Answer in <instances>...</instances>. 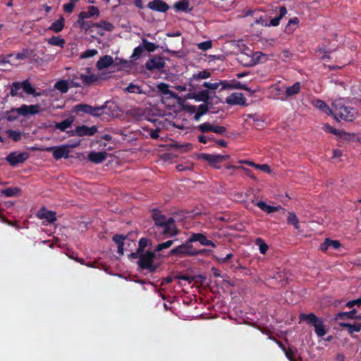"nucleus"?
Segmentation results:
<instances>
[{
    "instance_id": "f704fd0d",
    "label": "nucleus",
    "mask_w": 361,
    "mask_h": 361,
    "mask_svg": "<svg viewBox=\"0 0 361 361\" xmlns=\"http://www.w3.org/2000/svg\"><path fill=\"white\" fill-rule=\"evenodd\" d=\"M92 110V106L85 104H79L74 106V111L76 113L82 112L90 115Z\"/></svg>"
},
{
    "instance_id": "b1692460",
    "label": "nucleus",
    "mask_w": 361,
    "mask_h": 361,
    "mask_svg": "<svg viewBox=\"0 0 361 361\" xmlns=\"http://www.w3.org/2000/svg\"><path fill=\"white\" fill-rule=\"evenodd\" d=\"M82 80V83L84 85H90L96 82L99 80V77L94 74L85 75L80 74L79 78Z\"/></svg>"
},
{
    "instance_id": "4d7b16f0",
    "label": "nucleus",
    "mask_w": 361,
    "mask_h": 361,
    "mask_svg": "<svg viewBox=\"0 0 361 361\" xmlns=\"http://www.w3.org/2000/svg\"><path fill=\"white\" fill-rule=\"evenodd\" d=\"M149 240L145 238H142L138 242V251L144 253L145 248L148 245Z\"/></svg>"
},
{
    "instance_id": "aec40b11",
    "label": "nucleus",
    "mask_w": 361,
    "mask_h": 361,
    "mask_svg": "<svg viewBox=\"0 0 361 361\" xmlns=\"http://www.w3.org/2000/svg\"><path fill=\"white\" fill-rule=\"evenodd\" d=\"M127 238L126 235L122 234H115L112 237L113 241L118 246V253L121 255H123L124 252V240Z\"/></svg>"
},
{
    "instance_id": "f8f14e48",
    "label": "nucleus",
    "mask_w": 361,
    "mask_h": 361,
    "mask_svg": "<svg viewBox=\"0 0 361 361\" xmlns=\"http://www.w3.org/2000/svg\"><path fill=\"white\" fill-rule=\"evenodd\" d=\"M338 325L340 327L343 329H345L348 334L353 338H355L357 336L355 335V333H358L361 331V323L355 322L353 324H350L345 322H339Z\"/></svg>"
},
{
    "instance_id": "f3484780",
    "label": "nucleus",
    "mask_w": 361,
    "mask_h": 361,
    "mask_svg": "<svg viewBox=\"0 0 361 361\" xmlns=\"http://www.w3.org/2000/svg\"><path fill=\"white\" fill-rule=\"evenodd\" d=\"M197 109V112L194 116V120L195 121H199L200 118L206 114L209 111V107L207 103H204L199 105L197 107L195 106H190L188 111L191 113L194 112Z\"/></svg>"
},
{
    "instance_id": "20e7f679",
    "label": "nucleus",
    "mask_w": 361,
    "mask_h": 361,
    "mask_svg": "<svg viewBox=\"0 0 361 361\" xmlns=\"http://www.w3.org/2000/svg\"><path fill=\"white\" fill-rule=\"evenodd\" d=\"M299 323L305 321L308 324L313 326L318 337H323L326 334L327 329L324 326L323 319L317 317L314 313H302L299 315Z\"/></svg>"
},
{
    "instance_id": "de8ad7c7",
    "label": "nucleus",
    "mask_w": 361,
    "mask_h": 361,
    "mask_svg": "<svg viewBox=\"0 0 361 361\" xmlns=\"http://www.w3.org/2000/svg\"><path fill=\"white\" fill-rule=\"evenodd\" d=\"M144 51H145V48L143 47L142 45L137 46V47H135L133 49V52L131 56V59H133L134 60L139 59L142 56Z\"/></svg>"
},
{
    "instance_id": "e2e57ef3",
    "label": "nucleus",
    "mask_w": 361,
    "mask_h": 361,
    "mask_svg": "<svg viewBox=\"0 0 361 361\" xmlns=\"http://www.w3.org/2000/svg\"><path fill=\"white\" fill-rule=\"evenodd\" d=\"M345 305L348 308H352L355 305L360 306L361 305V297L356 300H353L348 301Z\"/></svg>"
},
{
    "instance_id": "0eeeda50",
    "label": "nucleus",
    "mask_w": 361,
    "mask_h": 361,
    "mask_svg": "<svg viewBox=\"0 0 361 361\" xmlns=\"http://www.w3.org/2000/svg\"><path fill=\"white\" fill-rule=\"evenodd\" d=\"M40 111V106L23 104L19 108H13L10 113H17L18 115L27 116L29 114L35 115Z\"/></svg>"
},
{
    "instance_id": "338daca9",
    "label": "nucleus",
    "mask_w": 361,
    "mask_h": 361,
    "mask_svg": "<svg viewBox=\"0 0 361 361\" xmlns=\"http://www.w3.org/2000/svg\"><path fill=\"white\" fill-rule=\"evenodd\" d=\"M285 354H286V357L290 361H295V354H294V352L293 351V350L291 348H288L285 351Z\"/></svg>"
},
{
    "instance_id": "2f4dec72",
    "label": "nucleus",
    "mask_w": 361,
    "mask_h": 361,
    "mask_svg": "<svg viewBox=\"0 0 361 361\" xmlns=\"http://www.w3.org/2000/svg\"><path fill=\"white\" fill-rule=\"evenodd\" d=\"M47 41L49 44L52 46H58L61 48H63L66 43L65 39L60 37L59 36H52Z\"/></svg>"
},
{
    "instance_id": "c9c22d12",
    "label": "nucleus",
    "mask_w": 361,
    "mask_h": 361,
    "mask_svg": "<svg viewBox=\"0 0 361 361\" xmlns=\"http://www.w3.org/2000/svg\"><path fill=\"white\" fill-rule=\"evenodd\" d=\"M193 98L198 102H203L204 103H207V101L209 99V92L208 90H201L197 93L195 94Z\"/></svg>"
},
{
    "instance_id": "a18cd8bd",
    "label": "nucleus",
    "mask_w": 361,
    "mask_h": 361,
    "mask_svg": "<svg viewBox=\"0 0 361 361\" xmlns=\"http://www.w3.org/2000/svg\"><path fill=\"white\" fill-rule=\"evenodd\" d=\"M6 133L8 137L15 142H18L21 140L22 135L21 133L18 130H8Z\"/></svg>"
},
{
    "instance_id": "423d86ee",
    "label": "nucleus",
    "mask_w": 361,
    "mask_h": 361,
    "mask_svg": "<svg viewBox=\"0 0 361 361\" xmlns=\"http://www.w3.org/2000/svg\"><path fill=\"white\" fill-rule=\"evenodd\" d=\"M199 157L209 163L210 166L215 169H220V166L217 165V164L222 163L224 161H226L230 159V155L225 154H211L202 153L199 155Z\"/></svg>"
},
{
    "instance_id": "7ed1b4c3",
    "label": "nucleus",
    "mask_w": 361,
    "mask_h": 361,
    "mask_svg": "<svg viewBox=\"0 0 361 361\" xmlns=\"http://www.w3.org/2000/svg\"><path fill=\"white\" fill-rule=\"evenodd\" d=\"M160 256V254L156 255L154 251L147 250L146 252L140 255L137 265L142 270H147L149 273H154L159 267V264L155 263L154 259Z\"/></svg>"
},
{
    "instance_id": "69168bd1",
    "label": "nucleus",
    "mask_w": 361,
    "mask_h": 361,
    "mask_svg": "<svg viewBox=\"0 0 361 361\" xmlns=\"http://www.w3.org/2000/svg\"><path fill=\"white\" fill-rule=\"evenodd\" d=\"M219 87L221 86V90H231V81L228 80H220L218 82Z\"/></svg>"
},
{
    "instance_id": "79ce46f5",
    "label": "nucleus",
    "mask_w": 361,
    "mask_h": 361,
    "mask_svg": "<svg viewBox=\"0 0 361 361\" xmlns=\"http://www.w3.org/2000/svg\"><path fill=\"white\" fill-rule=\"evenodd\" d=\"M177 239L175 240H169L166 242H163L161 243H159L154 248V252H161L164 249L169 248L175 241H176Z\"/></svg>"
},
{
    "instance_id": "680f3d73",
    "label": "nucleus",
    "mask_w": 361,
    "mask_h": 361,
    "mask_svg": "<svg viewBox=\"0 0 361 361\" xmlns=\"http://www.w3.org/2000/svg\"><path fill=\"white\" fill-rule=\"evenodd\" d=\"M213 132L219 135H224L226 132V128L221 126H214Z\"/></svg>"
},
{
    "instance_id": "bf43d9fd",
    "label": "nucleus",
    "mask_w": 361,
    "mask_h": 361,
    "mask_svg": "<svg viewBox=\"0 0 361 361\" xmlns=\"http://www.w3.org/2000/svg\"><path fill=\"white\" fill-rule=\"evenodd\" d=\"M212 47V44L211 41H205L203 42H201L198 44V48L203 50L207 51L209 49H211Z\"/></svg>"
},
{
    "instance_id": "4468645a",
    "label": "nucleus",
    "mask_w": 361,
    "mask_h": 361,
    "mask_svg": "<svg viewBox=\"0 0 361 361\" xmlns=\"http://www.w3.org/2000/svg\"><path fill=\"white\" fill-rule=\"evenodd\" d=\"M189 240L191 243L192 242H199L204 246H211L212 247H216V244L213 241L207 239L206 235L201 233H192Z\"/></svg>"
},
{
    "instance_id": "2eb2a0df",
    "label": "nucleus",
    "mask_w": 361,
    "mask_h": 361,
    "mask_svg": "<svg viewBox=\"0 0 361 361\" xmlns=\"http://www.w3.org/2000/svg\"><path fill=\"white\" fill-rule=\"evenodd\" d=\"M152 218L154 222V225L152 228L153 230L157 227L163 225L165 222L169 221L170 217H167L161 211L154 209L152 210Z\"/></svg>"
},
{
    "instance_id": "7c9ffc66",
    "label": "nucleus",
    "mask_w": 361,
    "mask_h": 361,
    "mask_svg": "<svg viewBox=\"0 0 361 361\" xmlns=\"http://www.w3.org/2000/svg\"><path fill=\"white\" fill-rule=\"evenodd\" d=\"M73 122V119L72 118H68L61 122L56 123L54 127L61 131H65L67 128L71 127Z\"/></svg>"
},
{
    "instance_id": "864d4df0",
    "label": "nucleus",
    "mask_w": 361,
    "mask_h": 361,
    "mask_svg": "<svg viewBox=\"0 0 361 361\" xmlns=\"http://www.w3.org/2000/svg\"><path fill=\"white\" fill-rule=\"evenodd\" d=\"M98 54V51L97 49H87L82 52L80 55L81 59H88Z\"/></svg>"
},
{
    "instance_id": "ddd939ff",
    "label": "nucleus",
    "mask_w": 361,
    "mask_h": 361,
    "mask_svg": "<svg viewBox=\"0 0 361 361\" xmlns=\"http://www.w3.org/2000/svg\"><path fill=\"white\" fill-rule=\"evenodd\" d=\"M147 8L152 11L166 13L170 6L163 0H153L147 4Z\"/></svg>"
},
{
    "instance_id": "9b49d317",
    "label": "nucleus",
    "mask_w": 361,
    "mask_h": 361,
    "mask_svg": "<svg viewBox=\"0 0 361 361\" xmlns=\"http://www.w3.org/2000/svg\"><path fill=\"white\" fill-rule=\"evenodd\" d=\"M166 63L163 59L161 56H154L152 59H149L145 64V67L149 71L154 70H160L164 68Z\"/></svg>"
},
{
    "instance_id": "473e14b6",
    "label": "nucleus",
    "mask_w": 361,
    "mask_h": 361,
    "mask_svg": "<svg viewBox=\"0 0 361 361\" xmlns=\"http://www.w3.org/2000/svg\"><path fill=\"white\" fill-rule=\"evenodd\" d=\"M34 56V50L30 49H23L21 52L16 54V59L17 60H24L32 58Z\"/></svg>"
},
{
    "instance_id": "c03bdc74",
    "label": "nucleus",
    "mask_w": 361,
    "mask_h": 361,
    "mask_svg": "<svg viewBox=\"0 0 361 361\" xmlns=\"http://www.w3.org/2000/svg\"><path fill=\"white\" fill-rule=\"evenodd\" d=\"M255 244L259 247V250L261 254H266L269 247L262 238H257L255 240Z\"/></svg>"
},
{
    "instance_id": "4be33fe9",
    "label": "nucleus",
    "mask_w": 361,
    "mask_h": 361,
    "mask_svg": "<svg viewBox=\"0 0 361 361\" xmlns=\"http://www.w3.org/2000/svg\"><path fill=\"white\" fill-rule=\"evenodd\" d=\"M114 63L112 56L109 55H105L101 57L97 62V68L98 70H103L111 66Z\"/></svg>"
},
{
    "instance_id": "72a5a7b5",
    "label": "nucleus",
    "mask_w": 361,
    "mask_h": 361,
    "mask_svg": "<svg viewBox=\"0 0 361 361\" xmlns=\"http://www.w3.org/2000/svg\"><path fill=\"white\" fill-rule=\"evenodd\" d=\"M272 279L281 286L286 284L287 280L286 274L281 271H276L273 274Z\"/></svg>"
},
{
    "instance_id": "6e6d98bb",
    "label": "nucleus",
    "mask_w": 361,
    "mask_h": 361,
    "mask_svg": "<svg viewBox=\"0 0 361 361\" xmlns=\"http://www.w3.org/2000/svg\"><path fill=\"white\" fill-rule=\"evenodd\" d=\"M157 88L159 92H161L164 94H171L169 90V85L164 82H161L157 85Z\"/></svg>"
},
{
    "instance_id": "5fc2aeb1",
    "label": "nucleus",
    "mask_w": 361,
    "mask_h": 361,
    "mask_svg": "<svg viewBox=\"0 0 361 361\" xmlns=\"http://www.w3.org/2000/svg\"><path fill=\"white\" fill-rule=\"evenodd\" d=\"M324 130L335 135H339L340 137H341L343 134H345V132H343V130L336 129L329 125H325Z\"/></svg>"
},
{
    "instance_id": "a878e982",
    "label": "nucleus",
    "mask_w": 361,
    "mask_h": 361,
    "mask_svg": "<svg viewBox=\"0 0 361 361\" xmlns=\"http://www.w3.org/2000/svg\"><path fill=\"white\" fill-rule=\"evenodd\" d=\"M64 23V18L61 16L58 20L51 23L49 30L55 32H59L63 29Z\"/></svg>"
},
{
    "instance_id": "37998d69",
    "label": "nucleus",
    "mask_w": 361,
    "mask_h": 361,
    "mask_svg": "<svg viewBox=\"0 0 361 361\" xmlns=\"http://www.w3.org/2000/svg\"><path fill=\"white\" fill-rule=\"evenodd\" d=\"M142 42L145 50H147L149 52H153L159 47L156 44L150 42L145 38L142 39Z\"/></svg>"
},
{
    "instance_id": "4c0bfd02",
    "label": "nucleus",
    "mask_w": 361,
    "mask_h": 361,
    "mask_svg": "<svg viewBox=\"0 0 361 361\" xmlns=\"http://www.w3.org/2000/svg\"><path fill=\"white\" fill-rule=\"evenodd\" d=\"M288 224L293 225L295 229L300 228L299 219L294 212H289L287 218Z\"/></svg>"
},
{
    "instance_id": "9d476101",
    "label": "nucleus",
    "mask_w": 361,
    "mask_h": 361,
    "mask_svg": "<svg viewBox=\"0 0 361 361\" xmlns=\"http://www.w3.org/2000/svg\"><path fill=\"white\" fill-rule=\"evenodd\" d=\"M246 98L241 92H233L226 99V104L229 105L246 106Z\"/></svg>"
},
{
    "instance_id": "c756f323",
    "label": "nucleus",
    "mask_w": 361,
    "mask_h": 361,
    "mask_svg": "<svg viewBox=\"0 0 361 361\" xmlns=\"http://www.w3.org/2000/svg\"><path fill=\"white\" fill-rule=\"evenodd\" d=\"M21 88L27 94H32L34 96H38L39 94L36 92L35 89L32 86L30 82L26 80L23 81L21 83Z\"/></svg>"
},
{
    "instance_id": "09e8293b",
    "label": "nucleus",
    "mask_w": 361,
    "mask_h": 361,
    "mask_svg": "<svg viewBox=\"0 0 361 361\" xmlns=\"http://www.w3.org/2000/svg\"><path fill=\"white\" fill-rule=\"evenodd\" d=\"M211 75V73L209 71L207 70H204L202 71H200L196 74H193L192 79L198 80L200 79H206L209 78Z\"/></svg>"
},
{
    "instance_id": "f257e3e1",
    "label": "nucleus",
    "mask_w": 361,
    "mask_h": 361,
    "mask_svg": "<svg viewBox=\"0 0 361 361\" xmlns=\"http://www.w3.org/2000/svg\"><path fill=\"white\" fill-rule=\"evenodd\" d=\"M333 114L336 120L340 118L342 120L350 122L354 121L358 112L356 109L345 106L342 99L336 100L333 104Z\"/></svg>"
},
{
    "instance_id": "e433bc0d",
    "label": "nucleus",
    "mask_w": 361,
    "mask_h": 361,
    "mask_svg": "<svg viewBox=\"0 0 361 361\" xmlns=\"http://www.w3.org/2000/svg\"><path fill=\"white\" fill-rule=\"evenodd\" d=\"M54 87L61 93H66L69 89L68 82L64 80H59L55 83Z\"/></svg>"
},
{
    "instance_id": "0e129e2a",
    "label": "nucleus",
    "mask_w": 361,
    "mask_h": 361,
    "mask_svg": "<svg viewBox=\"0 0 361 361\" xmlns=\"http://www.w3.org/2000/svg\"><path fill=\"white\" fill-rule=\"evenodd\" d=\"M202 86L208 88L209 90H217L219 88L218 82H213V83L209 82H204L202 84Z\"/></svg>"
},
{
    "instance_id": "58836bf2",
    "label": "nucleus",
    "mask_w": 361,
    "mask_h": 361,
    "mask_svg": "<svg viewBox=\"0 0 361 361\" xmlns=\"http://www.w3.org/2000/svg\"><path fill=\"white\" fill-rule=\"evenodd\" d=\"M299 23V20L297 17H294L290 18L286 27L285 31L287 33L293 32L295 28L297 25Z\"/></svg>"
},
{
    "instance_id": "052dcab7",
    "label": "nucleus",
    "mask_w": 361,
    "mask_h": 361,
    "mask_svg": "<svg viewBox=\"0 0 361 361\" xmlns=\"http://www.w3.org/2000/svg\"><path fill=\"white\" fill-rule=\"evenodd\" d=\"M105 108V106H92V113L90 114V115L94 116H99L102 114V110Z\"/></svg>"
},
{
    "instance_id": "dca6fc26",
    "label": "nucleus",
    "mask_w": 361,
    "mask_h": 361,
    "mask_svg": "<svg viewBox=\"0 0 361 361\" xmlns=\"http://www.w3.org/2000/svg\"><path fill=\"white\" fill-rule=\"evenodd\" d=\"M37 216L40 219H45L49 224L54 223L56 220V213L44 207L37 212Z\"/></svg>"
},
{
    "instance_id": "8fccbe9b",
    "label": "nucleus",
    "mask_w": 361,
    "mask_h": 361,
    "mask_svg": "<svg viewBox=\"0 0 361 361\" xmlns=\"http://www.w3.org/2000/svg\"><path fill=\"white\" fill-rule=\"evenodd\" d=\"M126 90L130 93L142 94L143 91L139 85L130 83Z\"/></svg>"
},
{
    "instance_id": "a19ab883",
    "label": "nucleus",
    "mask_w": 361,
    "mask_h": 361,
    "mask_svg": "<svg viewBox=\"0 0 361 361\" xmlns=\"http://www.w3.org/2000/svg\"><path fill=\"white\" fill-rule=\"evenodd\" d=\"M20 190L18 188H7L1 191V194L6 197H10L19 195Z\"/></svg>"
},
{
    "instance_id": "412c9836",
    "label": "nucleus",
    "mask_w": 361,
    "mask_h": 361,
    "mask_svg": "<svg viewBox=\"0 0 361 361\" xmlns=\"http://www.w3.org/2000/svg\"><path fill=\"white\" fill-rule=\"evenodd\" d=\"M107 153L106 152H92L88 154V159L90 161L94 164L102 163L106 159Z\"/></svg>"
},
{
    "instance_id": "1a4fd4ad",
    "label": "nucleus",
    "mask_w": 361,
    "mask_h": 361,
    "mask_svg": "<svg viewBox=\"0 0 361 361\" xmlns=\"http://www.w3.org/2000/svg\"><path fill=\"white\" fill-rule=\"evenodd\" d=\"M47 151L52 152L53 157L56 160H59L61 158L68 159L69 157L70 150L67 145L48 147L47 148Z\"/></svg>"
},
{
    "instance_id": "393cba45",
    "label": "nucleus",
    "mask_w": 361,
    "mask_h": 361,
    "mask_svg": "<svg viewBox=\"0 0 361 361\" xmlns=\"http://www.w3.org/2000/svg\"><path fill=\"white\" fill-rule=\"evenodd\" d=\"M301 90L300 82H296L293 85L286 88V98L298 94Z\"/></svg>"
},
{
    "instance_id": "cd10ccee",
    "label": "nucleus",
    "mask_w": 361,
    "mask_h": 361,
    "mask_svg": "<svg viewBox=\"0 0 361 361\" xmlns=\"http://www.w3.org/2000/svg\"><path fill=\"white\" fill-rule=\"evenodd\" d=\"M87 11H81L80 18H90L92 16H98L99 15V10L94 6H90L87 8Z\"/></svg>"
},
{
    "instance_id": "c85d7f7f",
    "label": "nucleus",
    "mask_w": 361,
    "mask_h": 361,
    "mask_svg": "<svg viewBox=\"0 0 361 361\" xmlns=\"http://www.w3.org/2000/svg\"><path fill=\"white\" fill-rule=\"evenodd\" d=\"M314 106L325 112L328 115L333 114V109H330L329 106L322 100L317 99L314 102Z\"/></svg>"
},
{
    "instance_id": "3c124183",
    "label": "nucleus",
    "mask_w": 361,
    "mask_h": 361,
    "mask_svg": "<svg viewBox=\"0 0 361 361\" xmlns=\"http://www.w3.org/2000/svg\"><path fill=\"white\" fill-rule=\"evenodd\" d=\"M247 90V85L236 80H231V90Z\"/></svg>"
},
{
    "instance_id": "39448f33",
    "label": "nucleus",
    "mask_w": 361,
    "mask_h": 361,
    "mask_svg": "<svg viewBox=\"0 0 361 361\" xmlns=\"http://www.w3.org/2000/svg\"><path fill=\"white\" fill-rule=\"evenodd\" d=\"M204 250H197L195 249L188 239L185 243L171 249L169 252V256H177L183 257L185 256H196L202 254Z\"/></svg>"
},
{
    "instance_id": "603ef678",
    "label": "nucleus",
    "mask_w": 361,
    "mask_h": 361,
    "mask_svg": "<svg viewBox=\"0 0 361 361\" xmlns=\"http://www.w3.org/2000/svg\"><path fill=\"white\" fill-rule=\"evenodd\" d=\"M21 89V85L19 82H14L11 87L10 94L12 97L17 96L18 94V91Z\"/></svg>"
},
{
    "instance_id": "6e6552de",
    "label": "nucleus",
    "mask_w": 361,
    "mask_h": 361,
    "mask_svg": "<svg viewBox=\"0 0 361 361\" xmlns=\"http://www.w3.org/2000/svg\"><path fill=\"white\" fill-rule=\"evenodd\" d=\"M29 158V153L27 152H12L6 157V160L11 166H16L19 164L25 162Z\"/></svg>"
},
{
    "instance_id": "ea45409f",
    "label": "nucleus",
    "mask_w": 361,
    "mask_h": 361,
    "mask_svg": "<svg viewBox=\"0 0 361 361\" xmlns=\"http://www.w3.org/2000/svg\"><path fill=\"white\" fill-rule=\"evenodd\" d=\"M94 27L102 28L106 31H112L114 28V26L112 23L107 22L106 20H101L99 23H96L93 24Z\"/></svg>"
},
{
    "instance_id": "5701e85b",
    "label": "nucleus",
    "mask_w": 361,
    "mask_h": 361,
    "mask_svg": "<svg viewBox=\"0 0 361 361\" xmlns=\"http://www.w3.org/2000/svg\"><path fill=\"white\" fill-rule=\"evenodd\" d=\"M255 205L257 207H258L261 210H262L263 212H265L268 214L278 212L281 209H282V207L281 206H277V207L271 206V205L267 204L266 202H264L263 201L257 202L255 204Z\"/></svg>"
},
{
    "instance_id": "a211bd4d",
    "label": "nucleus",
    "mask_w": 361,
    "mask_h": 361,
    "mask_svg": "<svg viewBox=\"0 0 361 361\" xmlns=\"http://www.w3.org/2000/svg\"><path fill=\"white\" fill-rule=\"evenodd\" d=\"M75 131L76 135L80 137L85 135L92 136L97 132V128L94 126L88 127L87 126L82 125L77 126Z\"/></svg>"
},
{
    "instance_id": "774afa93",
    "label": "nucleus",
    "mask_w": 361,
    "mask_h": 361,
    "mask_svg": "<svg viewBox=\"0 0 361 361\" xmlns=\"http://www.w3.org/2000/svg\"><path fill=\"white\" fill-rule=\"evenodd\" d=\"M255 167L266 173H269L271 171L270 166L268 164H257L255 165Z\"/></svg>"
},
{
    "instance_id": "bb28decb",
    "label": "nucleus",
    "mask_w": 361,
    "mask_h": 361,
    "mask_svg": "<svg viewBox=\"0 0 361 361\" xmlns=\"http://www.w3.org/2000/svg\"><path fill=\"white\" fill-rule=\"evenodd\" d=\"M190 3L188 0H180L174 4L173 8L176 11H190L192 9L189 8Z\"/></svg>"
},
{
    "instance_id": "13d9d810",
    "label": "nucleus",
    "mask_w": 361,
    "mask_h": 361,
    "mask_svg": "<svg viewBox=\"0 0 361 361\" xmlns=\"http://www.w3.org/2000/svg\"><path fill=\"white\" fill-rule=\"evenodd\" d=\"M75 6V3L71 1L63 6V9L66 13H71Z\"/></svg>"
},
{
    "instance_id": "49530a36",
    "label": "nucleus",
    "mask_w": 361,
    "mask_h": 361,
    "mask_svg": "<svg viewBox=\"0 0 361 361\" xmlns=\"http://www.w3.org/2000/svg\"><path fill=\"white\" fill-rule=\"evenodd\" d=\"M213 126L214 125H212L209 122H205L199 125L197 127V129L202 133H206L208 132H213Z\"/></svg>"
},
{
    "instance_id": "6ab92c4d",
    "label": "nucleus",
    "mask_w": 361,
    "mask_h": 361,
    "mask_svg": "<svg viewBox=\"0 0 361 361\" xmlns=\"http://www.w3.org/2000/svg\"><path fill=\"white\" fill-rule=\"evenodd\" d=\"M357 313V310L353 309L349 312H340L334 315V320L335 322H344L345 320L348 319H355V314Z\"/></svg>"
},
{
    "instance_id": "f03ea898",
    "label": "nucleus",
    "mask_w": 361,
    "mask_h": 361,
    "mask_svg": "<svg viewBox=\"0 0 361 361\" xmlns=\"http://www.w3.org/2000/svg\"><path fill=\"white\" fill-rule=\"evenodd\" d=\"M156 240L161 241L166 238L176 237L179 233V230L173 218L170 217L169 221L153 229Z\"/></svg>"
}]
</instances>
